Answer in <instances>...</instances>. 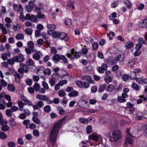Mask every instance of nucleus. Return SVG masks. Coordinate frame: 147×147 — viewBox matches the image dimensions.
I'll list each match as a JSON object with an SVG mask.
<instances>
[{"mask_svg":"<svg viewBox=\"0 0 147 147\" xmlns=\"http://www.w3.org/2000/svg\"><path fill=\"white\" fill-rule=\"evenodd\" d=\"M41 53V52L39 51L37 52L33 55V58L36 60H39L40 57V55Z\"/></svg>","mask_w":147,"mask_h":147,"instance_id":"dca6fc26","label":"nucleus"},{"mask_svg":"<svg viewBox=\"0 0 147 147\" xmlns=\"http://www.w3.org/2000/svg\"><path fill=\"white\" fill-rule=\"evenodd\" d=\"M41 32V31L40 30H36L35 31V36L36 37H38L40 36V33Z\"/></svg>","mask_w":147,"mask_h":147,"instance_id":"680f3d73","label":"nucleus"},{"mask_svg":"<svg viewBox=\"0 0 147 147\" xmlns=\"http://www.w3.org/2000/svg\"><path fill=\"white\" fill-rule=\"evenodd\" d=\"M136 82L140 84H143V79L141 78H136Z\"/></svg>","mask_w":147,"mask_h":147,"instance_id":"de8ad7c7","label":"nucleus"},{"mask_svg":"<svg viewBox=\"0 0 147 147\" xmlns=\"http://www.w3.org/2000/svg\"><path fill=\"white\" fill-rule=\"evenodd\" d=\"M2 103L0 104V109L1 110H4L5 108V105H6V102L4 100H2Z\"/></svg>","mask_w":147,"mask_h":147,"instance_id":"72a5a7b5","label":"nucleus"},{"mask_svg":"<svg viewBox=\"0 0 147 147\" xmlns=\"http://www.w3.org/2000/svg\"><path fill=\"white\" fill-rule=\"evenodd\" d=\"M118 1H115L111 4V7L113 8H115L118 5Z\"/></svg>","mask_w":147,"mask_h":147,"instance_id":"3c124183","label":"nucleus"},{"mask_svg":"<svg viewBox=\"0 0 147 147\" xmlns=\"http://www.w3.org/2000/svg\"><path fill=\"white\" fill-rule=\"evenodd\" d=\"M105 82L107 83H109L113 80L112 78L110 76H106L104 78Z\"/></svg>","mask_w":147,"mask_h":147,"instance_id":"c85d7f7f","label":"nucleus"},{"mask_svg":"<svg viewBox=\"0 0 147 147\" xmlns=\"http://www.w3.org/2000/svg\"><path fill=\"white\" fill-rule=\"evenodd\" d=\"M37 17L38 18L40 19H44L45 18V16L41 13H38L37 15Z\"/></svg>","mask_w":147,"mask_h":147,"instance_id":"5fc2aeb1","label":"nucleus"},{"mask_svg":"<svg viewBox=\"0 0 147 147\" xmlns=\"http://www.w3.org/2000/svg\"><path fill=\"white\" fill-rule=\"evenodd\" d=\"M11 54L10 52L7 51L1 55V58L3 60L5 61L7 59L8 57L10 56Z\"/></svg>","mask_w":147,"mask_h":147,"instance_id":"1a4fd4ad","label":"nucleus"},{"mask_svg":"<svg viewBox=\"0 0 147 147\" xmlns=\"http://www.w3.org/2000/svg\"><path fill=\"white\" fill-rule=\"evenodd\" d=\"M115 89V86L113 84H109L107 87V90L109 92H112Z\"/></svg>","mask_w":147,"mask_h":147,"instance_id":"9b49d317","label":"nucleus"},{"mask_svg":"<svg viewBox=\"0 0 147 147\" xmlns=\"http://www.w3.org/2000/svg\"><path fill=\"white\" fill-rule=\"evenodd\" d=\"M7 137V135L4 132H1L0 133V138L2 139H4Z\"/></svg>","mask_w":147,"mask_h":147,"instance_id":"603ef678","label":"nucleus"},{"mask_svg":"<svg viewBox=\"0 0 147 147\" xmlns=\"http://www.w3.org/2000/svg\"><path fill=\"white\" fill-rule=\"evenodd\" d=\"M71 21L69 19L67 18L65 20V23L66 25L69 26L71 24Z\"/></svg>","mask_w":147,"mask_h":147,"instance_id":"09e8293b","label":"nucleus"},{"mask_svg":"<svg viewBox=\"0 0 147 147\" xmlns=\"http://www.w3.org/2000/svg\"><path fill=\"white\" fill-rule=\"evenodd\" d=\"M147 22L146 20H142L140 22L139 24V26L142 27L146 28L147 27Z\"/></svg>","mask_w":147,"mask_h":147,"instance_id":"a211bd4d","label":"nucleus"},{"mask_svg":"<svg viewBox=\"0 0 147 147\" xmlns=\"http://www.w3.org/2000/svg\"><path fill=\"white\" fill-rule=\"evenodd\" d=\"M42 86L44 87L45 89L48 90L49 89V87L48 84L45 81L42 82Z\"/></svg>","mask_w":147,"mask_h":147,"instance_id":"c03bdc74","label":"nucleus"},{"mask_svg":"<svg viewBox=\"0 0 147 147\" xmlns=\"http://www.w3.org/2000/svg\"><path fill=\"white\" fill-rule=\"evenodd\" d=\"M44 73L45 74L48 75H51V72L50 69L49 68H47L44 71Z\"/></svg>","mask_w":147,"mask_h":147,"instance_id":"052dcab7","label":"nucleus"},{"mask_svg":"<svg viewBox=\"0 0 147 147\" xmlns=\"http://www.w3.org/2000/svg\"><path fill=\"white\" fill-rule=\"evenodd\" d=\"M44 112L45 113H49L51 110L50 106L49 105H47L45 106L44 107Z\"/></svg>","mask_w":147,"mask_h":147,"instance_id":"c756f323","label":"nucleus"},{"mask_svg":"<svg viewBox=\"0 0 147 147\" xmlns=\"http://www.w3.org/2000/svg\"><path fill=\"white\" fill-rule=\"evenodd\" d=\"M7 146L9 147H15L16 144L14 142L11 141L9 142L7 144Z\"/></svg>","mask_w":147,"mask_h":147,"instance_id":"4d7b16f0","label":"nucleus"},{"mask_svg":"<svg viewBox=\"0 0 147 147\" xmlns=\"http://www.w3.org/2000/svg\"><path fill=\"white\" fill-rule=\"evenodd\" d=\"M71 53H68L67 55V57L70 58L71 60L78 59L81 55V54L79 51H75V49H73L71 50Z\"/></svg>","mask_w":147,"mask_h":147,"instance_id":"20e7f679","label":"nucleus"},{"mask_svg":"<svg viewBox=\"0 0 147 147\" xmlns=\"http://www.w3.org/2000/svg\"><path fill=\"white\" fill-rule=\"evenodd\" d=\"M141 72V70L139 69H135L134 71H132L131 73V74L132 76H133L136 77L137 74Z\"/></svg>","mask_w":147,"mask_h":147,"instance_id":"412c9836","label":"nucleus"},{"mask_svg":"<svg viewBox=\"0 0 147 147\" xmlns=\"http://www.w3.org/2000/svg\"><path fill=\"white\" fill-rule=\"evenodd\" d=\"M133 43L130 41L127 42L125 44V47L127 49L131 48L133 47Z\"/></svg>","mask_w":147,"mask_h":147,"instance_id":"aec40b11","label":"nucleus"},{"mask_svg":"<svg viewBox=\"0 0 147 147\" xmlns=\"http://www.w3.org/2000/svg\"><path fill=\"white\" fill-rule=\"evenodd\" d=\"M9 129V126L6 125H3L1 127L2 130L4 131H7Z\"/></svg>","mask_w":147,"mask_h":147,"instance_id":"8fccbe9b","label":"nucleus"},{"mask_svg":"<svg viewBox=\"0 0 147 147\" xmlns=\"http://www.w3.org/2000/svg\"><path fill=\"white\" fill-rule=\"evenodd\" d=\"M117 17V14L115 12L111 14V16H110L109 17V19L111 20H113V18H116Z\"/></svg>","mask_w":147,"mask_h":147,"instance_id":"49530a36","label":"nucleus"},{"mask_svg":"<svg viewBox=\"0 0 147 147\" xmlns=\"http://www.w3.org/2000/svg\"><path fill=\"white\" fill-rule=\"evenodd\" d=\"M108 63L111 65L115 64L117 63V61L115 60V59L112 57H110L108 59Z\"/></svg>","mask_w":147,"mask_h":147,"instance_id":"ddd939ff","label":"nucleus"},{"mask_svg":"<svg viewBox=\"0 0 147 147\" xmlns=\"http://www.w3.org/2000/svg\"><path fill=\"white\" fill-rule=\"evenodd\" d=\"M33 88L35 91H38L40 88V86L38 83H35L34 85Z\"/></svg>","mask_w":147,"mask_h":147,"instance_id":"79ce46f5","label":"nucleus"},{"mask_svg":"<svg viewBox=\"0 0 147 147\" xmlns=\"http://www.w3.org/2000/svg\"><path fill=\"white\" fill-rule=\"evenodd\" d=\"M13 60L15 62H21L24 61V56L21 54H19L16 56L13 57Z\"/></svg>","mask_w":147,"mask_h":147,"instance_id":"0eeeda50","label":"nucleus"},{"mask_svg":"<svg viewBox=\"0 0 147 147\" xmlns=\"http://www.w3.org/2000/svg\"><path fill=\"white\" fill-rule=\"evenodd\" d=\"M106 85L105 84L101 85L99 88L98 91L99 92H102L106 89Z\"/></svg>","mask_w":147,"mask_h":147,"instance_id":"393cba45","label":"nucleus"},{"mask_svg":"<svg viewBox=\"0 0 147 147\" xmlns=\"http://www.w3.org/2000/svg\"><path fill=\"white\" fill-rule=\"evenodd\" d=\"M132 142L131 137L128 136L126 138L124 144L123 145L124 147H127L129 145L131 144Z\"/></svg>","mask_w":147,"mask_h":147,"instance_id":"6e6552de","label":"nucleus"},{"mask_svg":"<svg viewBox=\"0 0 147 147\" xmlns=\"http://www.w3.org/2000/svg\"><path fill=\"white\" fill-rule=\"evenodd\" d=\"M20 25L18 24L16 25L13 26L12 27V29L14 31H16L18 30V29H20Z\"/></svg>","mask_w":147,"mask_h":147,"instance_id":"0e129e2a","label":"nucleus"},{"mask_svg":"<svg viewBox=\"0 0 147 147\" xmlns=\"http://www.w3.org/2000/svg\"><path fill=\"white\" fill-rule=\"evenodd\" d=\"M16 38L18 40H23L24 38V36L22 33H18L16 35Z\"/></svg>","mask_w":147,"mask_h":147,"instance_id":"b1692460","label":"nucleus"},{"mask_svg":"<svg viewBox=\"0 0 147 147\" xmlns=\"http://www.w3.org/2000/svg\"><path fill=\"white\" fill-rule=\"evenodd\" d=\"M125 109L128 111L130 113H133L134 111V109L133 107L129 108L128 107H126Z\"/></svg>","mask_w":147,"mask_h":147,"instance_id":"6e6d98bb","label":"nucleus"},{"mask_svg":"<svg viewBox=\"0 0 147 147\" xmlns=\"http://www.w3.org/2000/svg\"><path fill=\"white\" fill-rule=\"evenodd\" d=\"M49 83L51 86H53L55 83V82L54 78H52L49 79Z\"/></svg>","mask_w":147,"mask_h":147,"instance_id":"13d9d810","label":"nucleus"},{"mask_svg":"<svg viewBox=\"0 0 147 147\" xmlns=\"http://www.w3.org/2000/svg\"><path fill=\"white\" fill-rule=\"evenodd\" d=\"M62 120L57 123L53 127L50 133L49 142L52 145H55L56 142L57 136L62 124Z\"/></svg>","mask_w":147,"mask_h":147,"instance_id":"f257e3e1","label":"nucleus"},{"mask_svg":"<svg viewBox=\"0 0 147 147\" xmlns=\"http://www.w3.org/2000/svg\"><path fill=\"white\" fill-rule=\"evenodd\" d=\"M75 83L77 86L80 88L84 87L85 88H88L89 86L88 83L85 82H81L80 81H76Z\"/></svg>","mask_w":147,"mask_h":147,"instance_id":"423d86ee","label":"nucleus"},{"mask_svg":"<svg viewBox=\"0 0 147 147\" xmlns=\"http://www.w3.org/2000/svg\"><path fill=\"white\" fill-rule=\"evenodd\" d=\"M7 88L8 90L11 92H14L15 90V87L12 84L8 85L7 86Z\"/></svg>","mask_w":147,"mask_h":147,"instance_id":"6ab92c4d","label":"nucleus"},{"mask_svg":"<svg viewBox=\"0 0 147 147\" xmlns=\"http://www.w3.org/2000/svg\"><path fill=\"white\" fill-rule=\"evenodd\" d=\"M79 121L81 123L84 124H87L88 122V121L87 119H84L80 118L79 119Z\"/></svg>","mask_w":147,"mask_h":147,"instance_id":"2f4dec72","label":"nucleus"},{"mask_svg":"<svg viewBox=\"0 0 147 147\" xmlns=\"http://www.w3.org/2000/svg\"><path fill=\"white\" fill-rule=\"evenodd\" d=\"M78 105L80 107L84 109L87 108L89 107L88 102L84 100L79 101L78 102Z\"/></svg>","mask_w":147,"mask_h":147,"instance_id":"39448f33","label":"nucleus"},{"mask_svg":"<svg viewBox=\"0 0 147 147\" xmlns=\"http://www.w3.org/2000/svg\"><path fill=\"white\" fill-rule=\"evenodd\" d=\"M124 3L127 6V7L129 9L131 8L132 5L131 3L129 1L127 0H126L125 1Z\"/></svg>","mask_w":147,"mask_h":147,"instance_id":"e433bc0d","label":"nucleus"},{"mask_svg":"<svg viewBox=\"0 0 147 147\" xmlns=\"http://www.w3.org/2000/svg\"><path fill=\"white\" fill-rule=\"evenodd\" d=\"M36 98H38L39 100L45 101L47 100V96L40 94H37L36 96Z\"/></svg>","mask_w":147,"mask_h":147,"instance_id":"4468645a","label":"nucleus"},{"mask_svg":"<svg viewBox=\"0 0 147 147\" xmlns=\"http://www.w3.org/2000/svg\"><path fill=\"white\" fill-rule=\"evenodd\" d=\"M15 119L13 118H11L9 121L10 124L13 126H15L16 125V123L15 121Z\"/></svg>","mask_w":147,"mask_h":147,"instance_id":"bf43d9fd","label":"nucleus"},{"mask_svg":"<svg viewBox=\"0 0 147 147\" xmlns=\"http://www.w3.org/2000/svg\"><path fill=\"white\" fill-rule=\"evenodd\" d=\"M28 48L31 49H33L34 47V43L32 41H29L28 43Z\"/></svg>","mask_w":147,"mask_h":147,"instance_id":"f704fd0d","label":"nucleus"},{"mask_svg":"<svg viewBox=\"0 0 147 147\" xmlns=\"http://www.w3.org/2000/svg\"><path fill=\"white\" fill-rule=\"evenodd\" d=\"M89 138L91 139L97 143V144H102L103 139L102 136L96 133H93L89 136Z\"/></svg>","mask_w":147,"mask_h":147,"instance_id":"7ed1b4c3","label":"nucleus"},{"mask_svg":"<svg viewBox=\"0 0 147 147\" xmlns=\"http://www.w3.org/2000/svg\"><path fill=\"white\" fill-rule=\"evenodd\" d=\"M115 60L117 61H119L120 62H123L124 61V56L123 55H117L115 57Z\"/></svg>","mask_w":147,"mask_h":147,"instance_id":"f8f14e48","label":"nucleus"},{"mask_svg":"<svg viewBox=\"0 0 147 147\" xmlns=\"http://www.w3.org/2000/svg\"><path fill=\"white\" fill-rule=\"evenodd\" d=\"M117 100L120 103L126 101V99L122 96H118Z\"/></svg>","mask_w":147,"mask_h":147,"instance_id":"473e14b6","label":"nucleus"},{"mask_svg":"<svg viewBox=\"0 0 147 147\" xmlns=\"http://www.w3.org/2000/svg\"><path fill=\"white\" fill-rule=\"evenodd\" d=\"M97 90V87L96 86H92L91 88V91L92 93H94L96 92Z\"/></svg>","mask_w":147,"mask_h":147,"instance_id":"338daca9","label":"nucleus"},{"mask_svg":"<svg viewBox=\"0 0 147 147\" xmlns=\"http://www.w3.org/2000/svg\"><path fill=\"white\" fill-rule=\"evenodd\" d=\"M24 102H25V105H28L29 106H33V103L32 102L27 99Z\"/></svg>","mask_w":147,"mask_h":147,"instance_id":"e2e57ef3","label":"nucleus"},{"mask_svg":"<svg viewBox=\"0 0 147 147\" xmlns=\"http://www.w3.org/2000/svg\"><path fill=\"white\" fill-rule=\"evenodd\" d=\"M58 94L60 96L63 97L66 95V93L64 91L61 90L58 92Z\"/></svg>","mask_w":147,"mask_h":147,"instance_id":"864d4df0","label":"nucleus"},{"mask_svg":"<svg viewBox=\"0 0 147 147\" xmlns=\"http://www.w3.org/2000/svg\"><path fill=\"white\" fill-rule=\"evenodd\" d=\"M132 88L134 90H139L140 88V87L135 83H133L131 85Z\"/></svg>","mask_w":147,"mask_h":147,"instance_id":"5701e85b","label":"nucleus"},{"mask_svg":"<svg viewBox=\"0 0 147 147\" xmlns=\"http://www.w3.org/2000/svg\"><path fill=\"white\" fill-rule=\"evenodd\" d=\"M32 30L29 28H26L25 30V32L26 34L28 35H31L32 34Z\"/></svg>","mask_w":147,"mask_h":147,"instance_id":"58836bf2","label":"nucleus"},{"mask_svg":"<svg viewBox=\"0 0 147 147\" xmlns=\"http://www.w3.org/2000/svg\"><path fill=\"white\" fill-rule=\"evenodd\" d=\"M34 62L32 59H28L26 63V65L28 66H34Z\"/></svg>","mask_w":147,"mask_h":147,"instance_id":"f3484780","label":"nucleus"},{"mask_svg":"<svg viewBox=\"0 0 147 147\" xmlns=\"http://www.w3.org/2000/svg\"><path fill=\"white\" fill-rule=\"evenodd\" d=\"M11 111L9 109H7L5 111L6 115L9 117H11L12 116V113Z\"/></svg>","mask_w":147,"mask_h":147,"instance_id":"ea45409f","label":"nucleus"},{"mask_svg":"<svg viewBox=\"0 0 147 147\" xmlns=\"http://www.w3.org/2000/svg\"><path fill=\"white\" fill-rule=\"evenodd\" d=\"M30 20L32 22H37V19L36 16L34 15H32Z\"/></svg>","mask_w":147,"mask_h":147,"instance_id":"37998d69","label":"nucleus"},{"mask_svg":"<svg viewBox=\"0 0 147 147\" xmlns=\"http://www.w3.org/2000/svg\"><path fill=\"white\" fill-rule=\"evenodd\" d=\"M32 120L36 124H40L41 123V121L37 117H32Z\"/></svg>","mask_w":147,"mask_h":147,"instance_id":"4be33fe9","label":"nucleus"},{"mask_svg":"<svg viewBox=\"0 0 147 147\" xmlns=\"http://www.w3.org/2000/svg\"><path fill=\"white\" fill-rule=\"evenodd\" d=\"M17 103L20 108H22L24 105V103L22 101H18Z\"/></svg>","mask_w":147,"mask_h":147,"instance_id":"774afa93","label":"nucleus"},{"mask_svg":"<svg viewBox=\"0 0 147 147\" xmlns=\"http://www.w3.org/2000/svg\"><path fill=\"white\" fill-rule=\"evenodd\" d=\"M47 26L48 29L52 30H55L56 28V26L54 24H48Z\"/></svg>","mask_w":147,"mask_h":147,"instance_id":"c9c22d12","label":"nucleus"},{"mask_svg":"<svg viewBox=\"0 0 147 147\" xmlns=\"http://www.w3.org/2000/svg\"><path fill=\"white\" fill-rule=\"evenodd\" d=\"M14 75L15 76L16 81L17 82H19L20 80V78L21 77H22V76L21 77L20 75L17 72L15 73Z\"/></svg>","mask_w":147,"mask_h":147,"instance_id":"cd10ccee","label":"nucleus"},{"mask_svg":"<svg viewBox=\"0 0 147 147\" xmlns=\"http://www.w3.org/2000/svg\"><path fill=\"white\" fill-rule=\"evenodd\" d=\"M57 109L59 111V113L60 115L63 114L65 112V111L63 109V108L61 106H58L57 107Z\"/></svg>","mask_w":147,"mask_h":147,"instance_id":"a878e982","label":"nucleus"},{"mask_svg":"<svg viewBox=\"0 0 147 147\" xmlns=\"http://www.w3.org/2000/svg\"><path fill=\"white\" fill-rule=\"evenodd\" d=\"M78 95V91L73 90L68 94V95L69 97H76Z\"/></svg>","mask_w":147,"mask_h":147,"instance_id":"2eb2a0df","label":"nucleus"},{"mask_svg":"<svg viewBox=\"0 0 147 147\" xmlns=\"http://www.w3.org/2000/svg\"><path fill=\"white\" fill-rule=\"evenodd\" d=\"M87 132L88 134H90L92 132V127L91 126L89 125L86 128Z\"/></svg>","mask_w":147,"mask_h":147,"instance_id":"69168bd1","label":"nucleus"},{"mask_svg":"<svg viewBox=\"0 0 147 147\" xmlns=\"http://www.w3.org/2000/svg\"><path fill=\"white\" fill-rule=\"evenodd\" d=\"M17 143L20 145H23L24 144V141L23 138L21 137H19L17 140Z\"/></svg>","mask_w":147,"mask_h":147,"instance_id":"4c0bfd02","label":"nucleus"},{"mask_svg":"<svg viewBox=\"0 0 147 147\" xmlns=\"http://www.w3.org/2000/svg\"><path fill=\"white\" fill-rule=\"evenodd\" d=\"M25 25L27 27H34L35 25L29 21H26L25 22Z\"/></svg>","mask_w":147,"mask_h":147,"instance_id":"7c9ffc66","label":"nucleus"},{"mask_svg":"<svg viewBox=\"0 0 147 147\" xmlns=\"http://www.w3.org/2000/svg\"><path fill=\"white\" fill-rule=\"evenodd\" d=\"M112 136L110 138L111 142H115L121 137V132L118 130L112 131Z\"/></svg>","mask_w":147,"mask_h":147,"instance_id":"f03ea898","label":"nucleus"},{"mask_svg":"<svg viewBox=\"0 0 147 147\" xmlns=\"http://www.w3.org/2000/svg\"><path fill=\"white\" fill-rule=\"evenodd\" d=\"M129 75L128 74H125L122 76L123 80L124 81H127L129 78Z\"/></svg>","mask_w":147,"mask_h":147,"instance_id":"a18cd8bd","label":"nucleus"},{"mask_svg":"<svg viewBox=\"0 0 147 147\" xmlns=\"http://www.w3.org/2000/svg\"><path fill=\"white\" fill-rule=\"evenodd\" d=\"M59 38L62 40L65 41H67L68 39V37L66 34L65 33H60Z\"/></svg>","mask_w":147,"mask_h":147,"instance_id":"9d476101","label":"nucleus"},{"mask_svg":"<svg viewBox=\"0 0 147 147\" xmlns=\"http://www.w3.org/2000/svg\"><path fill=\"white\" fill-rule=\"evenodd\" d=\"M92 45L93 49L94 50H97L98 47V43L97 42H93L92 43Z\"/></svg>","mask_w":147,"mask_h":147,"instance_id":"a19ab883","label":"nucleus"},{"mask_svg":"<svg viewBox=\"0 0 147 147\" xmlns=\"http://www.w3.org/2000/svg\"><path fill=\"white\" fill-rule=\"evenodd\" d=\"M61 56H60L58 54L55 55L53 57V60L54 62H57L60 59Z\"/></svg>","mask_w":147,"mask_h":147,"instance_id":"bb28decb","label":"nucleus"}]
</instances>
